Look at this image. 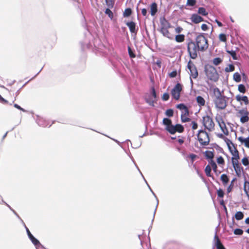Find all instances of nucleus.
Listing matches in <instances>:
<instances>
[{"mask_svg":"<svg viewBox=\"0 0 249 249\" xmlns=\"http://www.w3.org/2000/svg\"><path fill=\"white\" fill-rule=\"evenodd\" d=\"M194 34L196 35L195 44L199 49L200 52H204L206 51L209 47L208 40L205 36V35L208 34L196 32H195Z\"/></svg>","mask_w":249,"mask_h":249,"instance_id":"nucleus-1","label":"nucleus"},{"mask_svg":"<svg viewBox=\"0 0 249 249\" xmlns=\"http://www.w3.org/2000/svg\"><path fill=\"white\" fill-rule=\"evenodd\" d=\"M204 71L209 80L214 82L218 81L219 75L214 66L206 64L204 65Z\"/></svg>","mask_w":249,"mask_h":249,"instance_id":"nucleus-2","label":"nucleus"},{"mask_svg":"<svg viewBox=\"0 0 249 249\" xmlns=\"http://www.w3.org/2000/svg\"><path fill=\"white\" fill-rule=\"evenodd\" d=\"M108 61L113 70L117 73L121 75L124 69L122 63V59L118 56H113L109 57Z\"/></svg>","mask_w":249,"mask_h":249,"instance_id":"nucleus-3","label":"nucleus"},{"mask_svg":"<svg viewBox=\"0 0 249 249\" xmlns=\"http://www.w3.org/2000/svg\"><path fill=\"white\" fill-rule=\"evenodd\" d=\"M229 98L225 95H216L213 100L215 107L219 109H224L227 106Z\"/></svg>","mask_w":249,"mask_h":249,"instance_id":"nucleus-4","label":"nucleus"},{"mask_svg":"<svg viewBox=\"0 0 249 249\" xmlns=\"http://www.w3.org/2000/svg\"><path fill=\"white\" fill-rule=\"evenodd\" d=\"M202 124L204 128L210 132L212 131L214 129V123L212 117L208 115L203 117Z\"/></svg>","mask_w":249,"mask_h":249,"instance_id":"nucleus-5","label":"nucleus"},{"mask_svg":"<svg viewBox=\"0 0 249 249\" xmlns=\"http://www.w3.org/2000/svg\"><path fill=\"white\" fill-rule=\"evenodd\" d=\"M183 89V85L178 82L171 89V94L173 99L178 100L180 97V92Z\"/></svg>","mask_w":249,"mask_h":249,"instance_id":"nucleus-6","label":"nucleus"},{"mask_svg":"<svg viewBox=\"0 0 249 249\" xmlns=\"http://www.w3.org/2000/svg\"><path fill=\"white\" fill-rule=\"evenodd\" d=\"M25 230L28 238L35 246L36 249H38L39 248H41L42 249H45V247L43 246L39 241L34 237V236L31 233L28 227H26Z\"/></svg>","mask_w":249,"mask_h":249,"instance_id":"nucleus-7","label":"nucleus"},{"mask_svg":"<svg viewBox=\"0 0 249 249\" xmlns=\"http://www.w3.org/2000/svg\"><path fill=\"white\" fill-rule=\"evenodd\" d=\"M126 25L128 27L130 32L131 34L133 39H135L136 37L137 34L139 30L138 26L135 22L133 20L128 21L125 22Z\"/></svg>","mask_w":249,"mask_h":249,"instance_id":"nucleus-8","label":"nucleus"},{"mask_svg":"<svg viewBox=\"0 0 249 249\" xmlns=\"http://www.w3.org/2000/svg\"><path fill=\"white\" fill-rule=\"evenodd\" d=\"M187 67L190 71V78L196 79L198 76V72L196 67L191 60L188 61Z\"/></svg>","mask_w":249,"mask_h":249,"instance_id":"nucleus-9","label":"nucleus"},{"mask_svg":"<svg viewBox=\"0 0 249 249\" xmlns=\"http://www.w3.org/2000/svg\"><path fill=\"white\" fill-rule=\"evenodd\" d=\"M187 50L189 57L192 59H196L198 56L197 52H200L199 49L195 44L187 47Z\"/></svg>","mask_w":249,"mask_h":249,"instance_id":"nucleus-10","label":"nucleus"},{"mask_svg":"<svg viewBox=\"0 0 249 249\" xmlns=\"http://www.w3.org/2000/svg\"><path fill=\"white\" fill-rule=\"evenodd\" d=\"M230 153L232 155V157L231 158V163L232 165L240 164L238 162V160L240 159L239 152L237 149V147H234L233 149H231L229 151Z\"/></svg>","mask_w":249,"mask_h":249,"instance_id":"nucleus-11","label":"nucleus"},{"mask_svg":"<svg viewBox=\"0 0 249 249\" xmlns=\"http://www.w3.org/2000/svg\"><path fill=\"white\" fill-rule=\"evenodd\" d=\"M36 122L37 124L40 126L43 127H45L48 126L50 127L52 124L54 123V121L52 122L51 124H50L49 122L44 118L39 116V115H36Z\"/></svg>","mask_w":249,"mask_h":249,"instance_id":"nucleus-12","label":"nucleus"},{"mask_svg":"<svg viewBox=\"0 0 249 249\" xmlns=\"http://www.w3.org/2000/svg\"><path fill=\"white\" fill-rule=\"evenodd\" d=\"M238 113L241 114L240 122L244 124L249 121V112L247 110H245L244 109L239 110Z\"/></svg>","mask_w":249,"mask_h":249,"instance_id":"nucleus-13","label":"nucleus"},{"mask_svg":"<svg viewBox=\"0 0 249 249\" xmlns=\"http://www.w3.org/2000/svg\"><path fill=\"white\" fill-rule=\"evenodd\" d=\"M213 242L214 243V247L216 249H226L224 246L222 244L219 239L217 235V231H216L213 238Z\"/></svg>","mask_w":249,"mask_h":249,"instance_id":"nucleus-14","label":"nucleus"},{"mask_svg":"<svg viewBox=\"0 0 249 249\" xmlns=\"http://www.w3.org/2000/svg\"><path fill=\"white\" fill-rule=\"evenodd\" d=\"M128 142H130L131 143V146L133 148L137 149L141 146V144H140L139 145L136 146V147H133L132 146V144L131 142V141L129 140H126L125 142H123V145L121 146V147L124 149V151L125 152V153L127 154V155L130 158L131 156H132L130 152L129 151H127V150L126 149L125 147H128Z\"/></svg>","mask_w":249,"mask_h":249,"instance_id":"nucleus-15","label":"nucleus"},{"mask_svg":"<svg viewBox=\"0 0 249 249\" xmlns=\"http://www.w3.org/2000/svg\"><path fill=\"white\" fill-rule=\"evenodd\" d=\"M191 20L195 24H198L200 22L204 21V18L199 16L198 14L194 13L190 18Z\"/></svg>","mask_w":249,"mask_h":249,"instance_id":"nucleus-16","label":"nucleus"},{"mask_svg":"<svg viewBox=\"0 0 249 249\" xmlns=\"http://www.w3.org/2000/svg\"><path fill=\"white\" fill-rule=\"evenodd\" d=\"M232 165L235 170L236 176L238 177H240L241 176V171H242V173L244 174V176H245V172L243 171V167L241 166V164H234V165Z\"/></svg>","mask_w":249,"mask_h":249,"instance_id":"nucleus-17","label":"nucleus"},{"mask_svg":"<svg viewBox=\"0 0 249 249\" xmlns=\"http://www.w3.org/2000/svg\"><path fill=\"white\" fill-rule=\"evenodd\" d=\"M168 28H169L165 27H161L160 29H158V30L164 36L167 37L170 39H173V37L169 36L170 33L168 30Z\"/></svg>","mask_w":249,"mask_h":249,"instance_id":"nucleus-18","label":"nucleus"},{"mask_svg":"<svg viewBox=\"0 0 249 249\" xmlns=\"http://www.w3.org/2000/svg\"><path fill=\"white\" fill-rule=\"evenodd\" d=\"M150 9V14L152 16H155L158 11V4L154 1L151 3L149 6Z\"/></svg>","mask_w":249,"mask_h":249,"instance_id":"nucleus-19","label":"nucleus"},{"mask_svg":"<svg viewBox=\"0 0 249 249\" xmlns=\"http://www.w3.org/2000/svg\"><path fill=\"white\" fill-rule=\"evenodd\" d=\"M147 186H148L149 189L150 190V191L152 193V194L153 195V196H155V197L156 198V199L157 200V205H156V208H155L154 212L153 217V219L152 220V223H153V222L154 221V217H155V213H156V211H157V207H158V204H159V200H158V198L157 196H156V194L153 191V190H152V189L150 187V186H149V185H148ZM152 223H151V225H150V226L148 228L149 233L150 232V229L151 228H152Z\"/></svg>","mask_w":249,"mask_h":249,"instance_id":"nucleus-20","label":"nucleus"},{"mask_svg":"<svg viewBox=\"0 0 249 249\" xmlns=\"http://www.w3.org/2000/svg\"><path fill=\"white\" fill-rule=\"evenodd\" d=\"M235 99L238 102H244L246 105L249 104V100L248 99V97L246 95H241L240 94H238L236 96Z\"/></svg>","mask_w":249,"mask_h":249,"instance_id":"nucleus-21","label":"nucleus"},{"mask_svg":"<svg viewBox=\"0 0 249 249\" xmlns=\"http://www.w3.org/2000/svg\"><path fill=\"white\" fill-rule=\"evenodd\" d=\"M80 44L81 50L82 51H84L86 48L87 49H90L92 46L91 43L89 41V42L87 39H85L83 41H81Z\"/></svg>","mask_w":249,"mask_h":249,"instance_id":"nucleus-22","label":"nucleus"},{"mask_svg":"<svg viewBox=\"0 0 249 249\" xmlns=\"http://www.w3.org/2000/svg\"><path fill=\"white\" fill-rule=\"evenodd\" d=\"M160 23L161 27H165L167 28H171V25L169 21L166 19L164 16L161 17L160 19Z\"/></svg>","mask_w":249,"mask_h":249,"instance_id":"nucleus-23","label":"nucleus"},{"mask_svg":"<svg viewBox=\"0 0 249 249\" xmlns=\"http://www.w3.org/2000/svg\"><path fill=\"white\" fill-rule=\"evenodd\" d=\"M203 154L206 160H208L211 158H214V151L206 150L203 152Z\"/></svg>","mask_w":249,"mask_h":249,"instance_id":"nucleus-24","label":"nucleus"},{"mask_svg":"<svg viewBox=\"0 0 249 249\" xmlns=\"http://www.w3.org/2000/svg\"><path fill=\"white\" fill-rule=\"evenodd\" d=\"M223 140L226 142L229 151H230L232 149V147L231 145H232V146L233 147V148H234V147H237V145L236 144L233 143L232 142L231 140L229 139L228 138L225 137L224 138Z\"/></svg>","mask_w":249,"mask_h":249,"instance_id":"nucleus-25","label":"nucleus"},{"mask_svg":"<svg viewBox=\"0 0 249 249\" xmlns=\"http://www.w3.org/2000/svg\"><path fill=\"white\" fill-rule=\"evenodd\" d=\"M165 129L170 134L174 135L176 133V124H171L169 126H166Z\"/></svg>","mask_w":249,"mask_h":249,"instance_id":"nucleus-26","label":"nucleus"},{"mask_svg":"<svg viewBox=\"0 0 249 249\" xmlns=\"http://www.w3.org/2000/svg\"><path fill=\"white\" fill-rule=\"evenodd\" d=\"M244 191L249 199V181L247 180L245 176H244Z\"/></svg>","mask_w":249,"mask_h":249,"instance_id":"nucleus-27","label":"nucleus"},{"mask_svg":"<svg viewBox=\"0 0 249 249\" xmlns=\"http://www.w3.org/2000/svg\"><path fill=\"white\" fill-rule=\"evenodd\" d=\"M153 98L150 96V94L144 97V99L146 103L151 107H154V101L152 100Z\"/></svg>","mask_w":249,"mask_h":249,"instance_id":"nucleus-28","label":"nucleus"},{"mask_svg":"<svg viewBox=\"0 0 249 249\" xmlns=\"http://www.w3.org/2000/svg\"><path fill=\"white\" fill-rule=\"evenodd\" d=\"M196 101L197 105L200 107L205 105V100L204 98L200 95L196 96Z\"/></svg>","mask_w":249,"mask_h":249,"instance_id":"nucleus-29","label":"nucleus"},{"mask_svg":"<svg viewBox=\"0 0 249 249\" xmlns=\"http://www.w3.org/2000/svg\"><path fill=\"white\" fill-rule=\"evenodd\" d=\"M220 180L224 186L227 185L229 181V178L227 174H223L220 177Z\"/></svg>","mask_w":249,"mask_h":249,"instance_id":"nucleus-30","label":"nucleus"},{"mask_svg":"<svg viewBox=\"0 0 249 249\" xmlns=\"http://www.w3.org/2000/svg\"><path fill=\"white\" fill-rule=\"evenodd\" d=\"M132 14V10L130 7H127L125 9L123 13V16L124 18H128Z\"/></svg>","mask_w":249,"mask_h":249,"instance_id":"nucleus-31","label":"nucleus"},{"mask_svg":"<svg viewBox=\"0 0 249 249\" xmlns=\"http://www.w3.org/2000/svg\"><path fill=\"white\" fill-rule=\"evenodd\" d=\"M219 126L225 135L228 136L229 135V131L225 123L219 125Z\"/></svg>","mask_w":249,"mask_h":249,"instance_id":"nucleus-32","label":"nucleus"},{"mask_svg":"<svg viewBox=\"0 0 249 249\" xmlns=\"http://www.w3.org/2000/svg\"><path fill=\"white\" fill-rule=\"evenodd\" d=\"M204 171H205V173L206 174V175L207 177H212L213 179H214L213 175L211 173V167L210 166V165L209 164L207 165L205 167V169H204Z\"/></svg>","mask_w":249,"mask_h":249,"instance_id":"nucleus-33","label":"nucleus"},{"mask_svg":"<svg viewBox=\"0 0 249 249\" xmlns=\"http://www.w3.org/2000/svg\"><path fill=\"white\" fill-rule=\"evenodd\" d=\"M244 213L241 211H238L235 213L234 216L233 217L234 218H235L236 220L239 221L242 220L244 218Z\"/></svg>","mask_w":249,"mask_h":249,"instance_id":"nucleus-34","label":"nucleus"},{"mask_svg":"<svg viewBox=\"0 0 249 249\" xmlns=\"http://www.w3.org/2000/svg\"><path fill=\"white\" fill-rule=\"evenodd\" d=\"M197 14L203 16H206L208 15V13L206 11V9L204 7H200L198 9Z\"/></svg>","mask_w":249,"mask_h":249,"instance_id":"nucleus-35","label":"nucleus"},{"mask_svg":"<svg viewBox=\"0 0 249 249\" xmlns=\"http://www.w3.org/2000/svg\"><path fill=\"white\" fill-rule=\"evenodd\" d=\"M185 39V36L183 34H178L175 36V40L176 42L180 43Z\"/></svg>","mask_w":249,"mask_h":249,"instance_id":"nucleus-36","label":"nucleus"},{"mask_svg":"<svg viewBox=\"0 0 249 249\" xmlns=\"http://www.w3.org/2000/svg\"><path fill=\"white\" fill-rule=\"evenodd\" d=\"M162 124L165 127H166L167 125L169 126V125L172 124V120L168 117L163 118L162 120Z\"/></svg>","mask_w":249,"mask_h":249,"instance_id":"nucleus-37","label":"nucleus"},{"mask_svg":"<svg viewBox=\"0 0 249 249\" xmlns=\"http://www.w3.org/2000/svg\"><path fill=\"white\" fill-rule=\"evenodd\" d=\"M233 79L237 83L240 82L241 81V76L240 74L238 72H235L233 75Z\"/></svg>","mask_w":249,"mask_h":249,"instance_id":"nucleus-38","label":"nucleus"},{"mask_svg":"<svg viewBox=\"0 0 249 249\" xmlns=\"http://www.w3.org/2000/svg\"><path fill=\"white\" fill-rule=\"evenodd\" d=\"M174 110L172 108L167 109L164 112L165 115L168 118L173 117L174 116Z\"/></svg>","mask_w":249,"mask_h":249,"instance_id":"nucleus-39","label":"nucleus"},{"mask_svg":"<svg viewBox=\"0 0 249 249\" xmlns=\"http://www.w3.org/2000/svg\"><path fill=\"white\" fill-rule=\"evenodd\" d=\"M236 180H237V178H232L230 185H229V186L228 187V188L227 189V193H229L231 191V190L233 189V186H234V182Z\"/></svg>","mask_w":249,"mask_h":249,"instance_id":"nucleus-40","label":"nucleus"},{"mask_svg":"<svg viewBox=\"0 0 249 249\" xmlns=\"http://www.w3.org/2000/svg\"><path fill=\"white\" fill-rule=\"evenodd\" d=\"M127 51L129 56L131 58H134L136 57L135 50L131 49L129 46H127Z\"/></svg>","mask_w":249,"mask_h":249,"instance_id":"nucleus-41","label":"nucleus"},{"mask_svg":"<svg viewBox=\"0 0 249 249\" xmlns=\"http://www.w3.org/2000/svg\"><path fill=\"white\" fill-rule=\"evenodd\" d=\"M226 52L230 54V55L232 57V59L234 60H237V57L236 53V50H226Z\"/></svg>","mask_w":249,"mask_h":249,"instance_id":"nucleus-42","label":"nucleus"},{"mask_svg":"<svg viewBox=\"0 0 249 249\" xmlns=\"http://www.w3.org/2000/svg\"><path fill=\"white\" fill-rule=\"evenodd\" d=\"M176 132H178L179 133H182L184 131V126L180 124H176Z\"/></svg>","mask_w":249,"mask_h":249,"instance_id":"nucleus-43","label":"nucleus"},{"mask_svg":"<svg viewBox=\"0 0 249 249\" xmlns=\"http://www.w3.org/2000/svg\"><path fill=\"white\" fill-rule=\"evenodd\" d=\"M196 137L198 141L199 142L200 145L202 147H205V146H207V144L208 143H207L206 142H203V139L200 137V134H198V132H197V133L196 134Z\"/></svg>","mask_w":249,"mask_h":249,"instance_id":"nucleus-44","label":"nucleus"},{"mask_svg":"<svg viewBox=\"0 0 249 249\" xmlns=\"http://www.w3.org/2000/svg\"><path fill=\"white\" fill-rule=\"evenodd\" d=\"M223 61V59L219 57H216L214 58L213 60V63L215 66H218L220 64H221Z\"/></svg>","mask_w":249,"mask_h":249,"instance_id":"nucleus-45","label":"nucleus"},{"mask_svg":"<svg viewBox=\"0 0 249 249\" xmlns=\"http://www.w3.org/2000/svg\"><path fill=\"white\" fill-rule=\"evenodd\" d=\"M149 94L150 96L152 97L154 99H156L157 98L156 91L154 86H152L151 88Z\"/></svg>","mask_w":249,"mask_h":249,"instance_id":"nucleus-46","label":"nucleus"},{"mask_svg":"<svg viewBox=\"0 0 249 249\" xmlns=\"http://www.w3.org/2000/svg\"><path fill=\"white\" fill-rule=\"evenodd\" d=\"M234 65L232 64H230L225 68V71L226 72H229L234 71Z\"/></svg>","mask_w":249,"mask_h":249,"instance_id":"nucleus-47","label":"nucleus"},{"mask_svg":"<svg viewBox=\"0 0 249 249\" xmlns=\"http://www.w3.org/2000/svg\"><path fill=\"white\" fill-rule=\"evenodd\" d=\"M238 90L242 93H245L246 92V89L245 86L243 84H240L238 86Z\"/></svg>","mask_w":249,"mask_h":249,"instance_id":"nucleus-48","label":"nucleus"},{"mask_svg":"<svg viewBox=\"0 0 249 249\" xmlns=\"http://www.w3.org/2000/svg\"><path fill=\"white\" fill-rule=\"evenodd\" d=\"M110 9L111 8H109L108 7V8H106L105 11V13L111 19H112L113 17V14L112 11Z\"/></svg>","mask_w":249,"mask_h":249,"instance_id":"nucleus-49","label":"nucleus"},{"mask_svg":"<svg viewBox=\"0 0 249 249\" xmlns=\"http://www.w3.org/2000/svg\"><path fill=\"white\" fill-rule=\"evenodd\" d=\"M105 1L107 7L112 8L114 6L115 0H105Z\"/></svg>","mask_w":249,"mask_h":249,"instance_id":"nucleus-50","label":"nucleus"},{"mask_svg":"<svg viewBox=\"0 0 249 249\" xmlns=\"http://www.w3.org/2000/svg\"><path fill=\"white\" fill-rule=\"evenodd\" d=\"M249 157L245 156L241 160L242 163L245 166L249 165Z\"/></svg>","mask_w":249,"mask_h":249,"instance_id":"nucleus-51","label":"nucleus"},{"mask_svg":"<svg viewBox=\"0 0 249 249\" xmlns=\"http://www.w3.org/2000/svg\"><path fill=\"white\" fill-rule=\"evenodd\" d=\"M219 39L221 42H226L227 41V36L224 33H221L219 35Z\"/></svg>","mask_w":249,"mask_h":249,"instance_id":"nucleus-52","label":"nucleus"},{"mask_svg":"<svg viewBox=\"0 0 249 249\" xmlns=\"http://www.w3.org/2000/svg\"><path fill=\"white\" fill-rule=\"evenodd\" d=\"M176 107L177 108L180 110H184L185 109H186L187 107L186 106L185 104L184 103H180L178 104H177L176 106Z\"/></svg>","mask_w":249,"mask_h":249,"instance_id":"nucleus-53","label":"nucleus"},{"mask_svg":"<svg viewBox=\"0 0 249 249\" xmlns=\"http://www.w3.org/2000/svg\"><path fill=\"white\" fill-rule=\"evenodd\" d=\"M243 232V230L240 228H236L233 231V233L236 235H242Z\"/></svg>","mask_w":249,"mask_h":249,"instance_id":"nucleus-54","label":"nucleus"},{"mask_svg":"<svg viewBox=\"0 0 249 249\" xmlns=\"http://www.w3.org/2000/svg\"><path fill=\"white\" fill-rule=\"evenodd\" d=\"M224 194V191L221 188H219V189L217 190V195L218 197L222 198H223Z\"/></svg>","mask_w":249,"mask_h":249,"instance_id":"nucleus-55","label":"nucleus"},{"mask_svg":"<svg viewBox=\"0 0 249 249\" xmlns=\"http://www.w3.org/2000/svg\"><path fill=\"white\" fill-rule=\"evenodd\" d=\"M181 121L182 123H184L189 122L191 121V119L187 116H184L183 113L181 114Z\"/></svg>","mask_w":249,"mask_h":249,"instance_id":"nucleus-56","label":"nucleus"},{"mask_svg":"<svg viewBox=\"0 0 249 249\" xmlns=\"http://www.w3.org/2000/svg\"><path fill=\"white\" fill-rule=\"evenodd\" d=\"M216 161L219 165H223L225 163L224 159L221 156H219L217 158Z\"/></svg>","mask_w":249,"mask_h":249,"instance_id":"nucleus-57","label":"nucleus"},{"mask_svg":"<svg viewBox=\"0 0 249 249\" xmlns=\"http://www.w3.org/2000/svg\"><path fill=\"white\" fill-rule=\"evenodd\" d=\"M5 205L17 217V218L19 219L21 217L18 215V214L7 203H5Z\"/></svg>","mask_w":249,"mask_h":249,"instance_id":"nucleus-58","label":"nucleus"},{"mask_svg":"<svg viewBox=\"0 0 249 249\" xmlns=\"http://www.w3.org/2000/svg\"><path fill=\"white\" fill-rule=\"evenodd\" d=\"M215 120L216 122L218 123V125L223 124V123H225L222 116L220 115H219L218 116H216Z\"/></svg>","mask_w":249,"mask_h":249,"instance_id":"nucleus-59","label":"nucleus"},{"mask_svg":"<svg viewBox=\"0 0 249 249\" xmlns=\"http://www.w3.org/2000/svg\"><path fill=\"white\" fill-rule=\"evenodd\" d=\"M170 98V94L168 92H164L162 97L161 99L163 101H167Z\"/></svg>","mask_w":249,"mask_h":249,"instance_id":"nucleus-60","label":"nucleus"},{"mask_svg":"<svg viewBox=\"0 0 249 249\" xmlns=\"http://www.w3.org/2000/svg\"><path fill=\"white\" fill-rule=\"evenodd\" d=\"M178 75V71L177 70H174L171 72L168 73L170 78H173L176 77Z\"/></svg>","mask_w":249,"mask_h":249,"instance_id":"nucleus-61","label":"nucleus"},{"mask_svg":"<svg viewBox=\"0 0 249 249\" xmlns=\"http://www.w3.org/2000/svg\"><path fill=\"white\" fill-rule=\"evenodd\" d=\"M195 44V41H194L190 38H188L187 39V47L189 46H192V45Z\"/></svg>","mask_w":249,"mask_h":249,"instance_id":"nucleus-62","label":"nucleus"},{"mask_svg":"<svg viewBox=\"0 0 249 249\" xmlns=\"http://www.w3.org/2000/svg\"><path fill=\"white\" fill-rule=\"evenodd\" d=\"M196 0H187L186 5L193 6L196 3Z\"/></svg>","mask_w":249,"mask_h":249,"instance_id":"nucleus-63","label":"nucleus"},{"mask_svg":"<svg viewBox=\"0 0 249 249\" xmlns=\"http://www.w3.org/2000/svg\"><path fill=\"white\" fill-rule=\"evenodd\" d=\"M191 125H192V128L193 130H196L198 127V124H197V123L196 121H192Z\"/></svg>","mask_w":249,"mask_h":249,"instance_id":"nucleus-64","label":"nucleus"}]
</instances>
